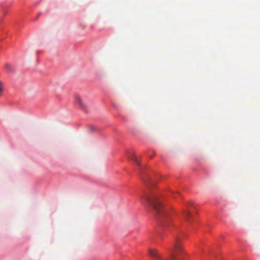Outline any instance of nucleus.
<instances>
[{"mask_svg": "<svg viewBox=\"0 0 260 260\" xmlns=\"http://www.w3.org/2000/svg\"><path fill=\"white\" fill-rule=\"evenodd\" d=\"M140 201L142 204L147 203L153 207L157 213L161 215L163 220L168 218V213L164 211L160 202L158 200L155 193H145L143 197H140Z\"/></svg>", "mask_w": 260, "mask_h": 260, "instance_id": "nucleus-1", "label": "nucleus"}, {"mask_svg": "<svg viewBox=\"0 0 260 260\" xmlns=\"http://www.w3.org/2000/svg\"><path fill=\"white\" fill-rule=\"evenodd\" d=\"M183 216L184 218L186 220V221L188 222H191V219L192 217V215L188 210L184 211L183 213Z\"/></svg>", "mask_w": 260, "mask_h": 260, "instance_id": "nucleus-2", "label": "nucleus"}, {"mask_svg": "<svg viewBox=\"0 0 260 260\" xmlns=\"http://www.w3.org/2000/svg\"><path fill=\"white\" fill-rule=\"evenodd\" d=\"M76 103L82 108H85V105H84V104L83 103L82 101V100L81 99L80 97L79 96H77L76 98Z\"/></svg>", "mask_w": 260, "mask_h": 260, "instance_id": "nucleus-3", "label": "nucleus"}, {"mask_svg": "<svg viewBox=\"0 0 260 260\" xmlns=\"http://www.w3.org/2000/svg\"><path fill=\"white\" fill-rule=\"evenodd\" d=\"M5 68L7 71L10 72H13L15 71L14 68L10 64H6Z\"/></svg>", "mask_w": 260, "mask_h": 260, "instance_id": "nucleus-4", "label": "nucleus"}, {"mask_svg": "<svg viewBox=\"0 0 260 260\" xmlns=\"http://www.w3.org/2000/svg\"><path fill=\"white\" fill-rule=\"evenodd\" d=\"M131 159L132 160H133V161H134L135 162V163L138 165H140V163H139V160H138L136 156L135 155V154H132V157H131Z\"/></svg>", "mask_w": 260, "mask_h": 260, "instance_id": "nucleus-5", "label": "nucleus"}, {"mask_svg": "<svg viewBox=\"0 0 260 260\" xmlns=\"http://www.w3.org/2000/svg\"><path fill=\"white\" fill-rule=\"evenodd\" d=\"M3 83L0 82V95L1 94V93L3 92Z\"/></svg>", "mask_w": 260, "mask_h": 260, "instance_id": "nucleus-6", "label": "nucleus"}, {"mask_svg": "<svg viewBox=\"0 0 260 260\" xmlns=\"http://www.w3.org/2000/svg\"><path fill=\"white\" fill-rule=\"evenodd\" d=\"M188 204H189V205H191V204H192V202H189L188 203Z\"/></svg>", "mask_w": 260, "mask_h": 260, "instance_id": "nucleus-7", "label": "nucleus"}, {"mask_svg": "<svg viewBox=\"0 0 260 260\" xmlns=\"http://www.w3.org/2000/svg\"><path fill=\"white\" fill-rule=\"evenodd\" d=\"M82 27H83V28H85V26H82Z\"/></svg>", "mask_w": 260, "mask_h": 260, "instance_id": "nucleus-8", "label": "nucleus"}, {"mask_svg": "<svg viewBox=\"0 0 260 260\" xmlns=\"http://www.w3.org/2000/svg\"><path fill=\"white\" fill-rule=\"evenodd\" d=\"M82 27H83V28H85V26H82Z\"/></svg>", "mask_w": 260, "mask_h": 260, "instance_id": "nucleus-9", "label": "nucleus"}]
</instances>
